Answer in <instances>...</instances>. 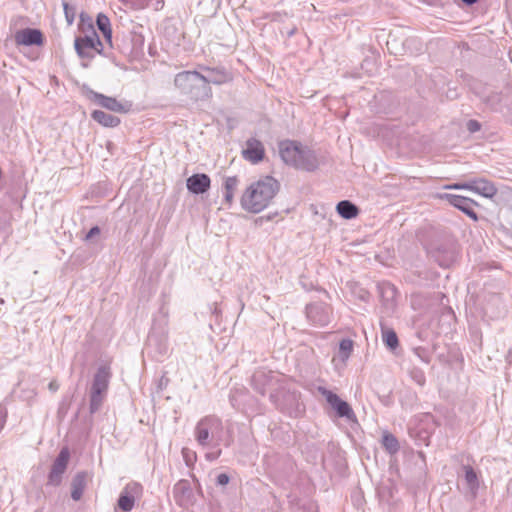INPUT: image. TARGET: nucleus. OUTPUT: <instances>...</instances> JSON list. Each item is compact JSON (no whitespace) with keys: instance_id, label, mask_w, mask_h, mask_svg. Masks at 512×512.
<instances>
[{"instance_id":"obj_1","label":"nucleus","mask_w":512,"mask_h":512,"mask_svg":"<svg viewBox=\"0 0 512 512\" xmlns=\"http://www.w3.org/2000/svg\"><path fill=\"white\" fill-rule=\"evenodd\" d=\"M279 379L272 371L258 370L252 375L251 383L254 390L261 395L270 391L269 398L277 409L290 416H297L300 412V404L295 393L278 386Z\"/></svg>"},{"instance_id":"obj_2","label":"nucleus","mask_w":512,"mask_h":512,"mask_svg":"<svg viewBox=\"0 0 512 512\" xmlns=\"http://www.w3.org/2000/svg\"><path fill=\"white\" fill-rule=\"evenodd\" d=\"M280 190V183L272 176H264L250 184L241 196L242 208L250 213H260L269 206Z\"/></svg>"},{"instance_id":"obj_3","label":"nucleus","mask_w":512,"mask_h":512,"mask_svg":"<svg viewBox=\"0 0 512 512\" xmlns=\"http://www.w3.org/2000/svg\"><path fill=\"white\" fill-rule=\"evenodd\" d=\"M279 155L283 162L295 169L314 172L320 165L314 150L296 140H282L278 143Z\"/></svg>"},{"instance_id":"obj_4","label":"nucleus","mask_w":512,"mask_h":512,"mask_svg":"<svg viewBox=\"0 0 512 512\" xmlns=\"http://www.w3.org/2000/svg\"><path fill=\"white\" fill-rule=\"evenodd\" d=\"M223 433L222 421L216 416H205L195 427L194 435L197 443L203 447H208L212 443L217 445L221 441Z\"/></svg>"},{"instance_id":"obj_5","label":"nucleus","mask_w":512,"mask_h":512,"mask_svg":"<svg viewBox=\"0 0 512 512\" xmlns=\"http://www.w3.org/2000/svg\"><path fill=\"white\" fill-rule=\"evenodd\" d=\"M110 378L111 372L107 365H101L94 374L90 388L89 411L91 415L101 408L107 394Z\"/></svg>"},{"instance_id":"obj_6","label":"nucleus","mask_w":512,"mask_h":512,"mask_svg":"<svg viewBox=\"0 0 512 512\" xmlns=\"http://www.w3.org/2000/svg\"><path fill=\"white\" fill-rule=\"evenodd\" d=\"M318 391L323 397H325L327 403L335 411L337 417L346 418L349 421L357 420L350 404L342 400L336 393L322 386L318 387Z\"/></svg>"},{"instance_id":"obj_7","label":"nucleus","mask_w":512,"mask_h":512,"mask_svg":"<svg viewBox=\"0 0 512 512\" xmlns=\"http://www.w3.org/2000/svg\"><path fill=\"white\" fill-rule=\"evenodd\" d=\"M429 254L439 266L448 268L456 261V245L453 242L435 243L430 247Z\"/></svg>"},{"instance_id":"obj_8","label":"nucleus","mask_w":512,"mask_h":512,"mask_svg":"<svg viewBox=\"0 0 512 512\" xmlns=\"http://www.w3.org/2000/svg\"><path fill=\"white\" fill-rule=\"evenodd\" d=\"M305 312L308 321L315 326L324 327L331 322L332 308L324 302L308 304Z\"/></svg>"},{"instance_id":"obj_9","label":"nucleus","mask_w":512,"mask_h":512,"mask_svg":"<svg viewBox=\"0 0 512 512\" xmlns=\"http://www.w3.org/2000/svg\"><path fill=\"white\" fill-rule=\"evenodd\" d=\"M70 459V451L67 447H63L52 463L48 474L47 485L59 486L62 482L63 474L66 472Z\"/></svg>"},{"instance_id":"obj_10","label":"nucleus","mask_w":512,"mask_h":512,"mask_svg":"<svg viewBox=\"0 0 512 512\" xmlns=\"http://www.w3.org/2000/svg\"><path fill=\"white\" fill-rule=\"evenodd\" d=\"M436 197L441 200H447L449 204L462 211L472 220H478V215L473 209V206L477 205V202H475L474 200L468 197L450 193H438Z\"/></svg>"},{"instance_id":"obj_11","label":"nucleus","mask_w":512,"mask_h":512,"mask_svg":"<svg viewBox=\"0 0 512 512\" xmlns=\"http://www.w3.org/2000/svg\"><path fill=\"white\" fill-rule=\"evenodd\" d=\"M91 100L103 108L119 113H127L132 108V104L129 101L118 100L96 92L91 93Z\"/></svg>"},{"instance_id":"obj_12","label":"nucleus","mask_w":512,"mask_h":512,"mask_svg":"<svg viewBox=\"0 0 512 512\" xmlns=\"http://www.w3.org/2000/svg\"><path fill=\"white\" fill-rule=\"evenodd\" d=\"M14 40L18 46H42L44 43V36L38 29L25 28L15 33Z\"/></svg>"},{"instance_id":"obj_13","label":"nucleus","mask_w":512,"mask_h":512,"mask_svg":"<svg viewBox=\"0 0 512 512\" xmlns=\"http://www.w3.org/2000/svg\"><path fill=\"white\" fill-rule=\"evenodd\" d=\"M141 488V485L135 482L127 484L119 495L117 507L124 512H130L135 505V495Z\"/></svg>"},{"instance_id":"obj_14","label":"nucleus","mask_w":512,"mask_h":512,"mask_svg":"<svg viewBox=\"0 0 512 512\" xmlns=\"http://www.w3.org/2000/svg\"><path fill=\"white\" fill-rule=\"evenodd\" d=\"M483 311L486 316L491 319L500 318L505 315L506 310L499 294H489L483 306Z\"/></svg>"},{"instance_id":"obj_15","label":"nucleus","mask_w":512,"mask_h":512,"mask_svg":"<svg viewBox=\"0 0 512 512\" xmlns=\"http://www.w3.org/2000/svg\"><path fill=\"white\" fill-rule=\"evenodd\" d=\"M211 186V179L205 173H196L188 177L186 187L188 191L195 195L204 194Z\"/></svg>"},{"instance_id":"obj_16","label":"nucleus","mask_w":512,"mask_h":512,"mask_svg":"<svg viewBox=\"0 0 512 512\" xmlns=\"http://www.w3.org/2000/svg\"><path fill=\"white\" fill-rule=\"evenodd\" d=\"M173 496L175 502L181 507L190 504L194 494L189 481L186 479L179 480L173 487Z\"/></svg>"},{"instance_id":"obj_17","label":"nucleus","mask_w":512,"mask_h":512,"mask_svg":"<svg viewBox=\"0 0 512 512\" xmlns=\"http://www.w3.org/2000/svg\"><path fill=\"white\" fill-rule=\"evenodd\" d=\"M101 48L102 43L99 38L78 37L75 40V49L80 57H92V51L100 52Z\"/></svg>"},{"instance_id":"obj_18","label":"nucleus","mask_w":512,"mask_h":512,"mask_svg":"<svg viewBox=\"0 0 512 512\" xmlns=\"http://www.w3.org/2000/svg\"><path fill=\"white\" fill-rule=\"evenodd\" d=\"M265 150L263 144L256 138H250L246 141V148L243 150L245 159L256 164L263 160Z\"/></svg>"},{"instance_id":"obj_19","label":"nucleus","mask_w":512,"mask_h":512,"mask_svg":"<svg viewBox=\"0 0 512 512\" xmlns=\"http://www.w3.org/2000/svg\"><path fill=\"white\" fill-rule=\"evenodd\" d=\"M471 185V191L485 198H493L498 191L495 185L485 178L471 179Z\"/></svg>"},{"instance_id":"obj_20","label":"nucleus","mask_w":512,"mask_h":512,"mask_svg":"<svg viewBox=\"0 0 512 512\" xmlns=\"http://www.w3.org/2000/svg\"><path fill=\"white\" fill-rule=\"evenodd\" d=\"M87 477L88 473L86 471H79L73 477L71 481V498L74 501H79L82 498L87 486Z\"/></svg>"},{"instance_id":"obj_21","label":"nucleus","mask_w":512,"mask_h":512,"mask_svg":"<svg viewBox=\"0 0 512 512\" xmlns=\"http://www.w3.org/2000/svg\"><path fill=\"white\" fill-rule=\"evenodd\" d=\"M199 80L206 81L205 77L198 72L184 71L176 75L174 83L177 87L185 90Z\"/></svg>"},{"instance_id":"obj_22","label":"nucleus","mask_w":512,"mask_h":512,"mask_svg":"<svg viewBox=\"0 0 512 512\" xmlns=\"http://www.w3.org/2000/svg\"><path fill=\"white\" fill-rule=\"evenodd\" d=\"M336 211L342 218L346 220L354 219L360 213L359 207L352 203L350 200H342L338 202L336 205Z\"/></svg>"},{"instance_id":"obj_23","label":"nucleus","mask_w":512,"mask_h":512,"mask_svg":"<svg viewBox=\"0 0 512 512\" xmlns=\"http://www.w3.org/2000/svg\"><path fill=\"white\" fill-rule=\"evenodd\" d=\"M239 179L237 176L226 177L223 183L224 188V202L227 205H232L234 200V192L237 190Z\"/></svg>"},{"instance_id":"obj_24","label":"nucleus","mask_w":512,"mask_h":512,"mask_svg":"<svg viewBox=\"0 0 512 512\" xmlns=\"http://www.w3.org/2000/svg\"><path fill=\"white\" fill-rule=\"evenodd\" d=\"M379 294L384 304L388 307H393L397 290L391 283L385 282L378 286Z\"/></svg>"},{"instance_id":"obj_25","label":"nucleus","mask_w":512,"mask_h":512,"mask_svg":"<svg viewBox=\"0 0 512 512\" xmlns=\"http://www.w3.org/2000/svg\"><path fill=\"white\" fill-rule=\"evenodd\" d=\"M382 340L384 345L390 350L394 351L399 347V339L396 332L392 328L386 327L381 323Z\"/></svg>"},{"instance_id":"obj_26","label":"nucleus","mask_w":512,"mask_h":512,"mask_svg":"<svg viewBox=\"0 0 512 512\" xmlns=\"http://www.w3.org/2000/svg\"><path fill=\"white\" fill-rule=\"evenodd\" d=\"M92 118L104 127H115L118 126L120 120L104 111L96 110L92 113Z\"/></svg>"},{"instance_id":"obj_27","label":"nucleus","mask_w":512,"mask_h":512,"mask_svg":"<svg viewBox=\"0 0 512 512\" xmlns=\"http://www.w3.org/2000/svg\"><path fill=\"white\" fill-rule=\"evenodd\" d=\"M465 481L473 494H476L479 488V479L476 471L470 465H462Z\"/></svg>"},{"instance_id":"obj_28","label":"nucleus","mask_w":512,"mask_h":512,"mask_svg":"<svg viewBox=\"0 0 512 512\" xmlns=\"http://www.w3.org/2000/svg\"><path fill=\"white\" fill-rule=\"evenodd\" d=\"M96 22H97L98 29L102 32L106 41L108 43H111L112 28H111V23H110L109 18L105 14L100 13L97 16Z\"/></svg>"},{"instance_id":"obj_29","label":"nucleus","mask_w":512,"mask_h":512,"mask_svg":"<svg viewBox=\"0 0 512 512\" xmlns=\"http://www.w3.org/2000/svg\"><path fill=\"white\" fill-rule=\"evenodd\" d=\"M382 445L390 455L396 454L400 449L398 439L392 433L389 432H385L383 434Z\"/></svg>"},{"instance_id":"obj_30","label":"nucleus","mask_w":512,"mask_h":512,"mask_svg":"<svg viewBox=\"0 0 512 512\" xmlns=\"http://www.w3.org/2000/svg\"><path fill=\"white\" fill-rule=\"evenodd\" d=\"M354 342L349 338H344L339 343V351L338 356L343 361L346 362L352 351H353Z\"/></svg>"},{"instance_id":"obj_31","label":"nucleus","mask_w":512,"mask_h":512,"mask_svg":"<svg viewBox=\"0 0 512 512\" xmlns=\"http://www.w3.org/2000/svg\"><path fill=\"white\" fill-rule=\"evenodd\" d=\"M123 5L133 10H141L148 6L150 0H119Z\"/></svg>"},{"instance_id":"obj_32","label":"nucleus","mask_w":512,"mask_h":512,"mask_svg":"<svg viewBox=\"0 0 512 512\" xmlns=\"http://www.w3.org/2000/svg\"><path fill=\"white\" fill-rule=\"evenodd\" d=\"M79 29L82 33H88L90 31L95 30L92 18L82 13L80 15Z\"/></svg>"},{"instance_id":"obj_33","label":"nucleus","mask_w":512,"mask_h":512,"mask_svg":"<svg viewBox=\"0 0 512 512\" xmlns=\"http://www.w3.org/2000/svg\"><path fill=\"white\" fill-rule=\"evenodd\" d=\"M410 376H411L412 380L420 386H423L426 382L425 374L421 369L413 368L410 371Z\"/></svg>"},{"instance_id":"obj_34","label":"nucleus","mask_w":512,"mask_h":512,"mask_svg":"<svg viewBox=\"0 0 512 512\" xmlns=\"http://www.w3.org/2000/svg\"><path fill=\"white\" fill-rule=\"evenodd\" d=\"M414 354L424 363L430 362V353L429 351L424 347H415L413 348Z\"/></svg>"},{"instance_id":"obj_35","label":"nucleus","mask_w":512,"mask_h":512,"mask_svg":"<svg viewBox=\"0 0 512 512\" xmlns=\"http://www.w3.org/2000/svg\"><path fill=\"white\" fill-rule=\"evenodd\" d=\"M182 456H183V459L186 463V465L188 467L192 466L193 463L195 462L196 460V454L195 452L191 451L190 449L188 448H183L182 449Z\"/></svg>"},{"instance_id":"obj_36","label":"nucleus","mask_w":512,"mask_h":512,"mask_svg":"<svg viewBox=\"0 0 512 512\" xmlns=\"http://www.w3.org/2000/svg\"><path fill=\"white\" fill-rule=\"evenodd\" d=\"M445 188L446 189H457V190L466 189V190L471 191V188H472L471 179L466 182H463V183H454L451 185H446Z\"/></svg>"},{"instance_id":"obj_37","label":"nucleus","mask_w":512,"mask_h":512,"mask_svg":"<svg viewBox=\"0 0 512 512\" xmlns=\"http://www.w3.org/2000/svg\"><path fill=\"white\" fill-rule=\"evenodd\" d=\"M366 132V135L368 137H372V138H375V139H378V138H385V133L387 132H390L391 130H376V129H373V130H364Z\"/></svg>"},{"instance_id":"obj_38","label":"nucleus","mask_w":512,"mask_h":512,"mask_svg":"<svg viewBox=\"0 0 512 512\" xmlns=\"http://www.w3.org/2000/svg\"><path fill=\"white\" fill-rule=\"evenodd\" d=\"M100 232V227L95 225L91 227L90 230L86 233L84 240L87 242L92 241L95 236H98L100 234Z\"/></svg>"},{"instance_id":"obj_39","label":"nucleus","mask_w":512,"mask_h":512,"mask_svg":"<svg viewBox=\"0 0 512 512\" xmlns=\"http://www.w3.org/2000/svg\"><path fill=\"white\" fill-rule=\"evenodd\" d=\"M64 12L68 23L72 24L75 18L74 9L71 8L68 3H64Z\"/></svg>"},{"instance_id":"obj_40","label":"nucleus","mask_w":512,"mask_h":512,"mask_svg":"<svg viewBox=\"0 0 512 512\" xmlns=\"http://www.w3.org/2000/svg\"><path fill=\"white\" fill-rule=\"evenodd\" d=\"M230 482V476L226 473H220L216 477V485L218 486H225Z\"/></svg>"},{"instance_id":"obj_41","label":"nucleus","mask_w":512,"mask_h":512,"mask_svg":"<svg viewBox=\"0 0 512 512\" xmlns=\"http://www.w3.org/2000/svg\"><path fill=\"white\" fill-rule=\"evenodd\" d=\"M7 419V410L4 406L0 405V431L3 429Z\"/></svg>"},{"instance_id":"obj_42","label":"nucleus","mask_w":512,"mask_h":512,"mask_svg":"<svg viewBox=\"0 0 512 512\" xmlns=\"http://www.w3.org/2000/svg\"><path fill=\"white\" fill-rule=\"evenodd\" d=\"M168 351V345L164 339L159 340L158 353L159 355H166Z\"/></svg>"},{"instance_id":"obj_43","label":"nucleus","mask_w":512,"mask_h":512,"mask_svg":"<svg viewBox=\"0 0 512 512\" xmlns=\"http://www.w3.org/2000/svg\"><path fill=\"white\" fill-rule=\"evenodd\" d=\"M221 452V449H218L217 451L207 453L205 457L208 461H215L216 459L219 458Z\"/></svg>"},{"instance_id":"obj_44","label":"nucleus","mask_w":512,"mask_h":512,"mask_svg":"<svg viewBox=\"0 0 512 512\" xmlns=\"http://www.w3.org/2000/svg\"><path fill=\"white\" fill-rule=\"evenodd\" d=\"M230 403L233 407L237 406V392L230 394L229 396Z\"/></svg>"},{"instance_id":"obj_45","label":"nucleus","mask_w":512,"mask_h":512,"mask_svg":"<svg viewBox=\"0 0 512 512\" xmlns=\"http://www.w3.org/2000/svg\"><path fill=\"white\" fill-rule=\"evenodd\" d=\"M84 34H85V36L83 38H87V39L99 38L98 35L96 34L95 30L90 31L88 33H84Z\"/></svg>"},{"instance_id":"obj_46","label":"nucleus","mask_w":512,"mask_h":512,"mask_svg":"<svg viewBox=\"0 0 512 512\" xmlns=\"http://www.w3.org/2000/svg\"><path fill=\"white\" fill-rule=\"evenodd\" d=\"M154 341H156V338L154 336H149V338H148V345L152 346Z\"/></svg>"},{"instance_id":"obj_47","label":"nucleus","mask_w":512,"mask_h":512,"mask_svg":"<svg viewBox=\"0 0 512 512\" xmlns=\"http://www.w3.org/2000/svg\"><path fill=\"white\" fill-rule=\"evenodd\" d=\"M462 1L465 2L466 4H469V5L474 4V3L477 2V0H462Z\"/></svg>"},{"instance_id":"obj_48","label":"nucleus","mask_w":512,"mask_h":512,"mask_svg":"<svg viewBox=\"0 0 512 512\" xmlns=\"http://www.w3.org/2000/svg\"><path fill=\"white\" fill-rule=\"evenodd\" d=\"M468 131L471 132V133H475V132H480L481 130L473 129V130H468Z\"/></svg>"},{"instance_id":"obj_49","label":"nucleus","mask_w":512,"mask_h":512,"mask_svg":"<svg viewBox=\"0 0 512 512\" xmlns=\"http://www.w3.org/2000/svg\"><path fill=\"white\" fill-rule=\"evenodd\" d=\"M477 126H478V125H477L476 123H474V122H473V123H472V127H471V128H472V129H475V128H477Z\"/></svg>"},{"instance_id":"obj_50","label":"nucleus","mask_w":512,"mask_h":512,"mask_svg":"<svg viewBox=\"0 0 512 512\" xmlns=\"http://www.w3.org/2000/svg\"><path fill=\"white\" fill-rule=\"evenodd\" d=\"M49 387H50V389H54V385H53V383H50V384H49Z\"/></svg>"}]
</instances>
